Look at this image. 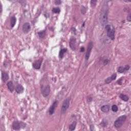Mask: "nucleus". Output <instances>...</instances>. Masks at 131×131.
I'll return each mask as SVG.
<instances>
[{
	"label": "nucleus",
	"instance_id": "c85d7f7f",
	"mask_svg": "<svg viewBox=\"0 0 131 131\" xmlns=\"http://www.w3.org/2000/svg\"><path fill=\"white\" fill-rule=\"evenodd\" d=\"M127 21H129V22H130L131 21V16L130 15H128L127 18Z\"/></svg>",
	"mask_w": 131,
	"mask_h": 131
},
{
	"label": "nucleus",
	"instance_id": "f3484780",
	"mask_svg": "<svg viewBox=\"0 0 131 131\" xmlns=\"http://www.w3.org/2000/svg\"><path fill=\"white\" fill-rule=\"evenodd\" d=\"M11 27H14L16 24V18L15 17H11Z\"/></svg>",
	"mask_w": 131,
	"mask_h": 131
},
{
	"label": "nucleus",
	"instance_id": "9d476101",
	"mask_svg": "<svg viewBox=\"0 0 131 131\" xmlns=\"http://www.w3.org/2000/svg\"><path fill=\"white\" fill-rule=\"evenodd\" d=\"M12 127L13 129H19L20 128V123L19 122H14Z\"/></svg>",
	"mask_w": 131,
	"mask_h": 131
},
{
	"label": "nucleus",
	"instance_id": "ea45409f",
	"mask_svg": "<svg viewBox=\"0 0 131 131\" xmlns=\"http://www.w3.org/2000/svg\"><path fill=\"white\" fill-rule=\"evenodd\" d=\"M82 13L83 14V12L82 11H81Z\"/></svg>",
	"mask_w": 131,
	"mask_h": 131
},
{
	"label": "nucleus",
	"instance_id": "393cba45",
	"mask_svg": "<svg viewBox=\"0 0 131 131\" xmlns=\"http://www.w3.org/2000/svg\"><path fill=\"white\" fill-rule=\"evenodd\" d=\"M111 79L112 80H114V79H116V74H114L113 75H112Z\"/></svg>",
	"mask_w": 131,
	"mask_h": 131
},
{
	"label": "nucleus",
	"instance_id": "58836bf2",
	"mask_svg": "<svg viewBox=\"0 0 131 131\" xmlns=\"http://www.w3.org/2000/svg\"><path fill=\"white\" fill-rule=\"evenodd\" d=\"M122 23H124V20H123V21H122Z\"/></svg>",
	"mask_w": 131,
	"mask_h": 131
},
{
	"label": "nucleus",
	"instance_id": "20e7f679",
	"mask_svg": "<svg viewBox=\"0 0 131 131\" xmlns=\"http://www.w3.org/2000/svg\"><path fill=\"white\" fill-rule=\"evenodd\" d=\"M57 105H58V101H55L52 104V106H51L50 108L49 109V113L50 115L54 113V110H55V108L57 107Z\"/></svg>",
	"mask_w": 131,
	"mask_h": 131
},
{
	"label": "nucleus",
	"instance_id": "dca6fc26",
	"mask_svg": "<svg viewBox=\"0 0 131 131\" xmlns=\"http://www.w3.org/2000/svg\"><path fill=\"white\" fill-rule=\"evenodd\" d=\"M72 41H75V39L74 38H71L70 39V48L73 50H75V47L73 45H72Z\"/></svg>",
	"mask_w": 131,
	"mask_h": 131
},
{
	"label": "nucleus",
	"instance_id": "7c9ffc66",
	"mask_svg": "<svg viewBox=\"0 0 131 131\" xmlns=\"http://www.w3.org/2000/svg\"><path fill=\"white\" fill-rule=\"evenodd\" d=\"M90 129L91 131H93V129H94V125H90Z\"/></svg>",
	"mask_w": 131,
	"mask_h": 131
},
{
	"label": "nucleus",
	"instance_id": "4be33fe9",
	"mask_svg": "<svg viewBox=\"0 0 131 131\" xmlns=\"http://www.w3.org/2000/svg\"><path fill=\"white\" fill-rule=\"evenodd\" d=\"M103 23H107V21L108 20V19L107 18V14H104V15L103 16Z\"/></svg>",
	"mask_w": 131,
	"mask_h": 131
},
{
	"label": "nucleus",
	"instance_id": "4c0bfd02",
	"mask_svg": "<svg viewBox=\"0 0 131 131\" xmlns=\"http://www.w3.org/2000/svg\"><path fill=\"white\" fill-rule=\"evenodd\" d=\"M128 2H131V0H127Z\"/></svg>",
	"mask_w": 131,
	"mask_h": 131
},
{
	"label": "nucleus",
	"instance_id": "1a4fd4ad",
	"mask_svg": "<svg viewBox=\"0 0 131 131\" xmlns=\"http://www.w3.org/2000/svg\"><path fill=\"white\" fill-rule=\"evenodd\" d=\"M7 86L8 88V90H9L10 92L11 93H12L14 91V90H15L14 86H13V82L11 81L8 83Z\"/></svg>",
	"mask_w": 131,
	"mask_h": 131
},
{
	"label": "nucleus",
	"instance_id": "f257e3e1",
	"mask_svg": "<svg viewBox=\"0 0 131 131\" xmlns=\"http://www.w3.org/2000/svg\"><path fill=\"white\" fill-rule=\"evenodd\" d=\"M105 29L107 30V36L108 37H111L112 38V40L114 39V34L115 33V30L113 29L111 30L110 28V26L107 25L105 27Z\"/></svg>",
	"mask_w": 131,
	"mask_h": 131
},
{
	"label": "nucleus",
	"instance_id": "c9c22d12",
	"mask_svg": "<svg viewBox=\"0 0 131 131\" xmlns=\"http://www.w3.org/2000/svg\"><path fill=\"white\" fill-rule=\"evenodd\" d=\"M82 26H83V27H84V23H83V24H82Z\"/></svg>",
	"mask_w": 131,
	"mask_h": 131
},
{
	"label": "nucleus",
	"instance_id": "39448f33",
	"mask_svg": "<svg viewBox=\"0 0 131 131\" xmlns=\"http://www.w3.org/2000/svg\"><path fill=\"white\" fill-rule=\"evenodd\" d=\"M42 61L41 60H38L36 61L35 63L33 64V67L35 68V69H39L40 68V66L41 65Z\"/></svg>",
	"mask_w": 131,
	"mask_h": 131
},
{
	"label": "nucleus",
	"instance_id": "ddd939ff",
	"mask_svg": "<svg viewBox=\"0 0 131 131\" xmlns=\"http://www.w3.org/2000/svg\"><path fill=\"white\" fill-rule=\"evenodd\" d=\"M66 52H67V49H61L59 52V58L62 59L63 57L64 53H66Z\"/></svg>",
	"mask_w": 131,
	"mask_h": 131
},
{
	"label": "nucleus",
	"instance_id": "412c9836",
	"mask_svg": "<svg viewBox=\"0 0 131 131\" xmlns=\"http://www.w3.org/2000/svg\"><path fill=\"white\" fill-rule=\"evenodd\" d=\"M112 109L114 112H117V111L118 110L117 106L115 105H113Z\"/></svg>",
	"mask_w": 131,
	"mask_h": 131
},
{
	"label": "nucleus",
	"instance_id": "9b49d317",
	"mask_svg": "<svg viewBox=\"0 0 131 131\" xmlns=\"http://www.w3.org/2000/svg\"><path fill=\"white\" fill-rule=\"evenodd\" d=\"M42 94L43 97H47V96H48L49 94H50V86H48L46 88V90L42 92Z\"/></svg>",
	"mask_w": 131,
	"mask_h": 131
},
{
	"label": "nucleus",
	"instance_id": "bb28decb",
	"mask_svg": "<svg viewBox=\"0 0 131 131\" xmlns=\"http://www.w3.org/2000/svg\"><path fill=\"white\" fill-rule=\"evenodd\" d=\"M117 83L119 85H121L122 83V79H120L119 80L117 81Z\"/></svg>",
	"mask_w": 131,
	"mask_h": 131
},
{
	"label": "nucleus",
	"instance_id": "2eb2a0df",
	"mask_svg": "<svg viewBox=\"0 0 131 131\" xmlns=\"http://www.w3.org/2000/svg\"><path fill=\"white\" fill-rule=\"evenodd\" d=\"M109 106L108 105H104L101 107L102 112H108L109 111Z\"/></svg>",
	"mask_w": 131,
	"mask_h": 131
},
{
	"label": "nucleus",
	"instance_id": "6e6552de",
	"mask_svg": "<svg viewBox=\"0 0 131 131\" xmlns=\"http://www.w3.org/2000/svg\"><path fill=\"white\" fill-rule=\"evenodd\" d=\"M69 107V100H66L63 103L61 110L62 111H65Z\"/></svg>",
	"mask_w": 131,
	"mask_h": 131
},
{
	"label": "nucleus",
	"instance_id": "7ed1b4c3",
	"mask_svg": "<svg viewBox=\"0 0 131 131\" xmlns=\"http://www.w3.org/2000/svg\"><path fill=\"white\" fill-rule=\"evenodd\" d=\"M93 46V42H90L89 45L87 52L86 53L85 59L89 60V58H90V53L91 51H92V47Z\"/></svg>",
	"mask_w": 131,
	"mask_h": 131
},
{
	"label": "nucleus",
	"instance_id": "6ab92c4d",
	"mask_svg": "<svg viewBox=\"0 0 131 131\" xmlns=\"http://www.w3.org/2000/svg\"><path fill=\"white\" fill-rule=\"evenodd\" d=\"M75 126H76V122H74L73 124L70 126L69 128L71 130H74V129H75Z\"/></svg>",
	"mask_w": 131,
	"mask_h": 131
},
{
	"label": "nucleus",
	"instance_id": "f704fd0d",
	"mask_svg": "<svg viewBox=\"0 0 131 131\" xmlns=\"http://www.w3.org/2000/svg\"><path fill=\"white\" fill-rule=\"evenodd\" d=\"M53 80H54V81H56V79L54 78V79H52Z\"/></svg>",
	"mask_w": 131,
	"mask_h": 131
},
{
	"label": "nucleus",
	"instance_id": "4468645a",
	"mask_svg": "<svg viewBox=\"0 0 131 131\" xmlns=\"http://www.w3.org/2000/svg\"><path fill=\"white\" fill-rule=\"evenodd\" d=\"M24 30H26L28 31L30 29V25L29 23H26L23 26Z\"/></svg>",
	"mask_w": 131,
	"mask_h": 131
},
{
	"label": "nucleus",
	"instance_id": "f8f14e48",
	"mask_svg": "<svg viewBox=\"0 0 131 131\" xmlns=\"http://www.w3.org/2000/svg\"><path fill=\"white\" fill-rule=\"evenodd\" d=\"M16 92L17 94H20V93H22L23 92L24 89L21 85H18L16 88Z\"/></svg>",
	"mask_w": 131,
	"mask_h": 131
},
{
	"label": "nucleus",
	"instance_id": "72a5a7b5",
	"mask_svg": "<svg viewBox=\"0 0 131 131\" xmlns=\"http://www.w3.org/2000/svg\"><path fill=\"white\" fill-rule=\"evenodd\" d=\"M107 63H108V61L107 60L104 61V64H107Z\"/></svg>",
	"mask_w": 131,
	"mask_h": 131
},
{
	"label": "nucleus",
	"instance_id": "423d86ee",
	"mask_svg": "<svg viewBox=\"0 0 131 131\" xmlns=\"http://www.w3.org/2000/svg\"><path fill=\"white\" fill-rule=\"evenodd\" d=\"M2 79L4 81V82H6L7 80H9V75L8 73L6 72H2Z\"/></svg>",
	"mask_w": 131,
	"mask_h": 131
},
{
	"label": "nucleus",
	"instance_id": "b1692460",
	"mask_svg": "<svg viewBox=\"0 0 131 131\" xmlns=\"http://www.w3.org/2000/svg\"><path fill=\"white\" fill-rule=\"evenodd\" d=\"M96 3H97V0H91L92 6H96Z\"/></svg>",
	"mask_w": 131,
	"mask_h": 131
},
{
	"label": "nucleus",
	"instance_id": "cd10ccee",
	"mask_svg": "<svg viewBox=\"0 0 131 131\" xmlns=\"http://www.w3.org/2000/svg\"><path fill=\"white\" fill-rule=\"evenodd\" d=\"M61 4V0H55V5H60Z\"/></svg>",
	"mask_w": 131,
	"mask_h": 131
},
{
	"label": "nucleus",
	"instance_id": "473e14b6",
	"mask_svg": "<svg viewBox=\"0 0 131 131\" xmlns=\"http://www.w3.org/2000/svg\"><path fill=\"white\" fill-rule=\"evenodd\" d=\"M71 30L74 32H75V28H72Z\"/></svg>",
	"mask_w": 131,
	"mask_h": 131
},
{
	"label": "nucleus",
	"instance_id": "0eeeda50",
	"mask_svg": "<svg viewBox=\"0 0 131 131\" xmlns=\"http://www.w3.org/2000/svg\"><path fill=\"white\" fill-rule=\"evenodd\" d=\"M129 69V66H126L125 68L123 69L122 67H119L118 70V72H119L120 73H122L123 72H125V71H127Z\"/></svg>",
	"mask_w": 131,
	"mask_h": 131
},
{
	"label": "nucleus",
	"instance_id": "f03ea898",
	"mask_svg": "<svg viewBox=\"0 0 131 131\" xmlns=\"http://www.w3.org/2000/svg\"><path fill=\"white\" fill-rule=\"evenodd\" d=\"M125 119H126V117H125V116L120 117L118 120L115 121V126L116 127H119Z\"/></svg>",
	"mask_w": 131,
	"mask_h": 131
},
{
	"label": "nucleus",
	"instance_id": "c756f323",
	"mask_svg": "<svg viewBox=\"0 0 131 131\" xmlns=\"http://www.w3.org/2000/svg\"><path fill=\"white\" fill-rule=\"evenodd\" d=\"M93 98H92V97H89L87 99V101H88V102H91Z\"/></svg>",
	"mask_w": 131,
	"mask_h": 131
},
{
	"label": "nucleus",
	"instance_id": "a878e982",
	"mask_svg": "<svg viewBox=\"0 0 131 131\" xmlns=\"http://www.w3.org/2000/svg\"><path fill=\"white\" fill-rule=\"evenodd\" d=\"M112 79L111 78H108L106 80H105V82L106 83H110V82H111L112 81Z\"/></svg>",
	"mask_w": 131,
	"mask_h": 131
},
{
	"label": "nucleus",
	"instance_id": "2f4dec72",
	"mask_svg": "<svg viewBox=\"0 0 131 131\" xmlns=\"http://www.w3.org/2000/svg\"><path fill=\"white\" fill-rule=\"evenodd\" d=\"M80 52H84V48L83 47L81 48Z\"/></svg>",
	"mask_w": 131,
	"mask_h": 131
},
{
	"label": "nucleus",
	"instance_id": "e433bc0d",
	"mask_svg": "<svg viewBox=\"0 0 131 131\" xmlns=\"http://www.w3.org/2000/svg\"><path fill=\"white\" fill-rule=\"evenodd\" d=\"M1 9H2V5H1V4H0V10Z\"/></svg>",
	"mask_w": 131,
	"mask_h": 131
},
{
	"label": "nucleus",
	"instance_id": "5701e85b",
	"mask_svg": "<svg viewBox=\"0 0 131 131\" xmlns=\"http://www.w3.org/2000/svg\"><path fill=\"white\" fill-rule=\"evenodd\" d=\"M38 34L39 37H43L45 36V33L43 32H38Z\"/></svg>",
	"mask_w": 131,
	"mask_h": 131
},
{
	"label": "nucleus",
	"instance_id": "aec40b11",
	"mask_svg": "<svg viewBox=\"0 0 131 131\" xmlns=\"http://www.w3.org/2000/svg\"><path fill=\"white\" fill-rule=\"evenodd\" d=\"M52 11L55 14H59V13H60V9H59V8H54Z\"/></svg>",
	"mask_w": 131,
	"mask_h": 131
},
{
	"label": "nucleus",
	"instance_id": "a211bd4d",
	"mask_svg": "<svg viewBox=\"0 0 131 131\" xmlns=\"http://www.w3.org/2000/svg\"><path fill=\"white\" fill-rule=\"evenodd\" d=\"M120 97L123 101H128V97H127V96L126 95H123V94H121L120 96Z\"/></svg>",
	"mask_w": 131,
	"mask_h": 131
}]
</instances>
